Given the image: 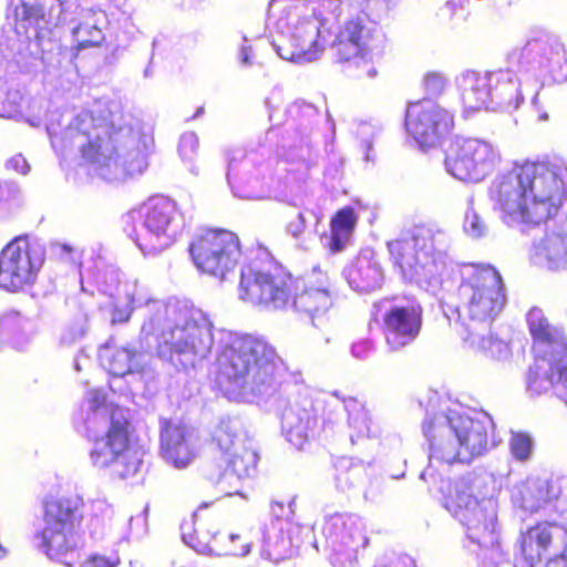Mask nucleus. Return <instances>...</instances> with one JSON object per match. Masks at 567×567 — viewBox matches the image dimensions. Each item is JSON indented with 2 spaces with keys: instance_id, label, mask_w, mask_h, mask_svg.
Masks as SVG:
<instances>
[{
  "instance_id": "f257e3e1",
  "label": "nucleus",
  "mask_w": 567,
  "mask_h": 567,
  "mask_svg": "<svg viewBox=\"0 0 567 567\" xmlns=\"http://www.w3.org/2000/svg\"><path fill=\"white\" fill-rule=\"evenodd\" d=\"M488 198L507 225L538 227L558 216L567 185L555 166L525 159L494 178Z\"/></svg>"
},
{
  "instance_id": "f03ea898",
  "label": "nucleus",
  "mask_w": 567,
  "mask_h": 567,
  "mask_svg": "<svg viewBox=\"0 0 567 567\" xmlns=\"http://www.w3.org/2000/svg\"><path fill=\"white\" fill-rule=\"evenodd\" d=\"M238 297L264 309L292 310L313 323L333 307L331 284L326 274L295 275L275 260L245 266L240 271Z\"/></svg>"
},
{
  "instance_id": "7ed1b4c3",
  "label": "nucleus",
  "mask_w": 567,
  "mask_h": 567,
  "mask_svg": "<svg viewBox=\"0 0 567 567\" xmlns=\"http://www.w3.org/2000/svg\"><path fill=\"white\" fill-rule=\"evenodd\" d=\"M492 427L487 416L456 414L451 417H427L422 431L427 441L429 457L452 464L470 462L484 453L488 449Z\"/></svg>"
},
{
  "instance_id": "20e7f679",
  "label": "nucleus",
  "mask_w": 567,
  "mask_h": 567,
  "mask_svg": "<svg viewBox=\"0 0 567 567\" xmlns=\"http://www.w3.org/2000/svg\"><path fill=\"white\" fill-rule=\"evenodd\" d=\"M307 8L297 0H271L268 23L280 35L275 42L278 54L288 61H312L326 48V21L306 14Z\"/></svg>"
},
{
  "instance_id": "39448f33",
  "label": "nucleus",
  "mask_w": 567,
  "mask_h": 567,
  "mask_svg": "<svg viewBox=\"0 0 567 567\" xmlns=\"http://www.w3.org/2000/svg\"><path fill=\"white\" fill-rule=\"evenodd\" d=\"M326 47L340 64H347L350 73L359 79H374L378 71L370 56L378 42L380 29L367 14H357L332 27L326 22Z\"/></svg>"
},
{
  "instance_id": "423d86ee",
  "label": "nucleus",
  "mask_w": 567,
  "mask_h": 567,
  "mask_svg": "<svg viewBox=\"0 0 567 567\" xmlns=\"http://www.w3.org/2000/svg\"><path fill=\"white\" fill-rule=\"evenodd\" d=\"M219 373L229 380L252 373L256 383H265L281 363L276 348L265 338L229 332L219 340L217 355Z\"/></svg>"
},
{
  "instance_id": "0eeeda50",
  "label": "nucleus",
  "mask_w": 567,
  "mask_h": 567,
  "mask_svg": "<svg viewBox=\"0 0 567 567\" xmlns=\"http://www.w3.org/2000/svg\"><path fill=\"white\" fill-rule=\"evenodd\" d=\"M455 297L458 319L478 323H492L506 305L503 278L491 266H473L463 271Z\"/></svg>"
},
{
  "instance_id": "6e6552de",
  "label": "nucleus",
  "mask_w": 567,
  "mask_h": 567,
  "mask_svg": "<svg viewBox=\"0 0 567 567\" xmlns=\"http://www.w3.org/2000/svg\"><path fill=\"white\" fill-rule=\"evenodd\" d=\"M78 497H50L44 502V527L39 533L45 555L71 567L79 557L83 515Z\"/></svg>"
},
{
  "instance_id": "1a4fd4ad",
  "label": "nucleus",
  "mask_w": 567,
  "mask_h": 567,
  "mask_svg": "<svg viewBox=\"0 0 567 567\" xmlns=\"http://www.w3.org/2000/svg\"><path fill=\"white\" fill-rule=\"evenodd\" d=\"M444 507L466 527L468 537L487 549H499L496 535V506L489 497H478L467 478L447 485L443 495Z\"/></svg>"
},
{
  "instance_id": "9d476101",
  "label": "nucleus",
  "mask_w": 567,
  "mask_h": 567,
  "mask_svg": "<svg viewBox=\"0 0 567 567\" xmlns=\"http://www.w3.org/2000/svg\"><path fill=\"white\" fill-rule=\"evenodd\" d=\"M131 427L127 417L112 412L105 433L87 437L92 444L89 456L94 467L109 471L120 480L132 478L138 473L142 460L131 447Z\"/></svg>"
},
{
  "instance_id": "9b49d317",
  "label": "nucleus",
  "mask_w": 567,
  "mask_h": 567,
  "mask_svg": "<svg viewBox=\"0 0 567 567\" xmlns=\"http://www.w3.org/2000/svg\"><path fill=\"white\" fill-rule=\"evenodd\" d=\"M501 155L493 144L475 137L456 138L449 145L444 164L456 179L478 183L499 164Z\"/></svg>"
},
{
  "instance_id": "f8f14e48",
  "label": "nucleus",
  "mask_w": 567,
  "mask_h": 567,
  "mask_svg": "<svg viewBox=\"0 0 567 567\" xmlns=\"http://www.w3.org/2000/svg\"><path fill=\"white\" fill-rule=\"evenodd\" d=\"M405 130L423 151L435 148L451 135L455 126V114L431 99L408 104Z\"/></svg>"
},
{
  "instance_id": "ddd939ff",
  "label": "nucleus",
  "mask_w": 567,
  "mask_h": 567,
  "mask_svg": "<svg viewBox=\"0 0 567 567\" xmlns=\"http://www.w3.org/2000/svg\"><path fill=\"white\" fill-rule=\"evenodd\" d=\"M41 262L25 236H17L0 251V289L19 293L31 288Z\"/></svg>"
},
{
  "instance_id": "4468645a",
  "label": "nucleus",
  "mask_w": 567,
  "mask_h": 567,
  "mask_svg": "<svg viewBox=\"0 0 567 567\" xmlns=\"http://www.w3.org/2000/svg\"><path fill=\"white\" fill-rule=\"evenodd\" d=\"M322 532L328 558L333 567H352L359 551L369 543L358 522L348 515H331L326 519Z\"/></svg>"
},
{
  "instance_id": "2eb2a0df",
  "label": "nucleus",
  "mask_w": 567,
  "mask_h": 567,
  "mask_svg": "<svg viewBox=\"0 0 567 567\" xmlns=\"http://www.w3.org/2000/svg\"><path fill=\"white\" fill-rule=\"evenodd\" d=\"M423 327V308L415 299L392 305L382 316L381 330L390 352H400L419 338Z\"/></svg>"
},
{
  "instance_id": "dca6fc26",
  "label": "nucleus",
  "mask_w": 567,
  "mask_h": 567,
  "mask_svg": "<svg viewBox=\"0 0 567 567\" xmlns=\"http://www.w3.org/2000/svg\"><path fill=\"white\" fill-rule=\"evenodd\" d=\"M215 440L220 450L225 472H230L238 478L250 477L257 472L258 453L249 440L241 437L236 423L221 421Z\"/></svg>"
},
{
  "instance_id": "f3484780",
  "label": "nucleus",
  "mask_w": 567,
  "mask_h": 567,
  "mask_svg": "<svg viewBox=\"0 0 567 567\" xmlns=\"http://www.w3.org/2000/svg\"><path fill=\"white\" fill-rule=\"evenodd\" d=\"M567 539V527L549 520H539L522 532L517 538L516 567H534L557 545Z\"/></svg>"
},
{
  "instance_id": "a211bd4d",
  "label": "nucleus",
  "mask_w": 567,
  "mask_h": 567,
  "mask_svg": "<svg viewBox=\"0 0 567 567\" xmlns=\"http://www.w3.org/2000/svg\"><path fill=\"white\" fill-rule=\"evenodd\" d=\"M176 214V205L166 197H155L145 205L144 226L147 234H135L133 240L144 252H154L158 248L152 243V238L164 236Z\"/></svg>"
},
{
  "instance_id": "6ab92c4d",
  "label": "nucleus",
  "mask_w": 567,
  "mask_h": 567,
  "mask_svg": "<svg viewBox=\"0 0 567 567\" xmlns=\"http://www.w3.org/2000/svg\"><path fill=\"white\" fill-rule=\"evenodd\" d=\"M163 457L176 467H185L194 457L186 426L181 422L164 420L161 429Z\"/></svg>"
},
{
  "instance_id": "aec40b11",
  "label": "nucleus",
  "mask_w": 567,
  "mask_h": 567,
  "mask_svg": "<svg viewBox=\"0 0 567 567\" xmlns=\"http://www.w3.org/2000/svg\"><path fill=\"white\" fill-rule=\"evenodd\" d=\"M346 274L349 284L361 291L374 289L384 277L383 269L371 249L361 250L347 267Z\"/></svg>"
},
{
  "instance_id": "412c9836",
  "label": "nucleus",
  "mask_w": 567,
  "mask_h": 567,
  "mask_svg": "<svg viewBox=\"0 0 567 567\" xmlns=\"http://www.w3.org/2000/svg\"><path fill=\"white\" fill-rule=\"evenodd\" d=\"M241 255V245L235 233L215 229V277L226 279L237 268Z\"/></svg>"
},
{
  "instance_id": "4be33fe9",
  "label": "nucleus",
  "mask_w": 567,
  "mask_h": 567,
  "mask_svg": "<svg viewBox=\"0 0 567 567\" xmlns=\"http://www.w3.org/2000/svg\"><path fill=\"white\" fill-rule=\"evenodd\" d=\"M458 87L464 106L472 111L481 110L492 97L491 75L487 71H465L461 75Z\"/></svg>"
},
{
  "instance_id": "5701e85b",
  "label": "nucleus",
  "mask_w": 567,
  "mask_h": 567,
  "mask_svg": "<svg viewBox=\"0 0 567 567\" xmlns=\"http://www.w3.org/2000/svg\"><path fill=\"white\" fill-rule=\"evenodd\" d=\"M358 215L353 207L347 206L337 210L330 219V240L328 248L331 252L342 251L357 226Z\"/></svg>"
},
{
  "instance_id": "b1692460",
  "label": "nucleus",
  "mask_w": 567,
  "mask_h": 567,
  "mask_svg": "<svg viewBox=\"0 0 567 567\" xmlns=\"http://www.w3.org/2000/svg\"><path fill=\"white\" fill-rule=\"evenodd\" d=\"M529 333L535 343L566 348V337L561 328L549 322L538 309H532L527 316Z\"/></svg>"
},
{
  "instance_id": "393cba45",
  "label": "nucleus",
  "mask_w": 567,
  "mask_h": 567,
  "mask_svg": "<svg viewBox=\"0 0 567 567\" xmlns=\"http://www.w3.org/2000/svg\"><path fill=\"white\" fill-rule=\"evenodd\" d=\"M137 352L125 347L105 346L100 353L103 368L115 378L133 373L137 367Z\"/></svg>"
},
{
  "instance_id": "a878e982",
  "label": "nucleus",
  "mask_w": 567,
  "mask_h": 567,
  "mask_svg": "<svg viewBox=\"0 0 567 567\" xmlns=\"http://www.w3.org/2000/svg\"><path fill=\"white\" fill-rule=\"evenodd\" d=\"M534 48H537L540 54L547 59L565 54L566 49L558 37L550 33H542L538 37L532 38L527 41L526 45L522 49L514 50L508 54V60L513 64L515 63L517 70L527 63L525 61V51L532 52Z\"/></svg>"
},
{
  "instance_id": "bb28decb",
  "label": "nucleus",
  "mask_w": 567,
  "mask_h": 567,
  "mask_svg": "<svg viewBox=\"0 0 567 567\" xmlns=\"http://www.w3.org/2000/svg\"><path fill=\"white\" fill-rule=\"evenodd\" d=\"M52 9V0H21L13 12L16 30L19 32V28H22L27 33L29 27L39 25L45 21Z\"/></svg>"
},
{
  "instance_id": "cd10ccee",
  "label": "nucleus",
  "mask_w": 567,
  "mask_h": 567,
  "mask_svg": "<svg viewBox=\"0 0 567 567\" xmlns=\"http://www.w3.org/2000/svg\"><path fill=\"white\" fill-rule=\"evenodd\" d=\"M194 343L189 340V334L184 328L175 327L167 332H163L162 341L157 346V353L161 358L173 361L176 357L193 353Z\"/></svg>"
},
{
  "instance_id": "c85d7f7f",
  "label": "nucleus",
  "mask_w": 567,
  "mask_h": 567,
  "mask_svg": "<svg viewBox=\"0 0 567 567\" xmlns=\"http://www.w3.org/2000/svg\"><path fill=\"white\" fill-rule=\"evenodd\" d=\"M528 390L536 395L546 393L549 389L557 388L556 377L553 373V361L544 357L536 359L527 372Z\"/></svg>"
},
{
  "instance_id": "c756f323",
  "label": "nucleus",
  "mask_w": 567,
  "mask_h": 567,
  "mask_svg": "<svg viewBox=\"0 0 567 567\" xmlns=\"http://www.w3.org/2000/svg\"><path fill=\"white\" fill-rule=\"evenodd\" d=\"M549 491L546 482L540 480H526L517 487V499L520 506L530 512L538 511L549 501Z\"/></svg>"
},
{
  "instance_id": "7c9ffc66",
  "label": "nucleus",
  "mask_w": 567,
  "mask_h": 567,
  "mask_svg": "<svg viewBox=\"0 0 567 567\" xmlns=\"http://www.w3.org/2000/svg\"><path fill=\"white\" fill-rule=\"evenodd\" d=\"M209 504L203 503L193 515V522L192 524H183V532L182 537L184 542L193 547L196 551L208 554L210 553V545H209V532H208V523L204 525V528L202 532L198 530L197 525L202 527L200 524V512L208 509Z\"/></svg>"
},
{
  "instance_id": "2f4dec72",
  "label": "nucleus",
  "mask_w": 567,
  "mask_h": 567,
  "mask_svg": "<svg viewBox=\"0 0 567 567\" xmlns=\"http://www.w3.org/2000/svg\"><path fill=\"white\" fill-rule=\"evenodd\" d=\"M116 154L115 146H104L101 136L87 137L80 146V157L83 165H106L107 161Z\"/></svg>"
},
{
  "instance_id": "473e14b6",
  "label": "nucleus",
  "mask_w": 567,
  "mask_h": 567,
  "mask_svg": "<svg viewBox=\"0 0 567 567\" xmlns=\"http://www.w3.org/2000/svg\"><path fill=\"white\" fill-rule=\"evenodd\" d=\"M460 337L471 350L487 357H494L495 352H499L502 347V341L493 333L478 336L470 332L466 327L460 332Z\"/></svg>"
},
{
  "instance_id": "72a5a7b5",
  "label": "nucleus",
  "mask_w": 567,
  "mask_h": 567,
  "mask_svg": "<svg viewBox=\"0 0 567 567\" xmlns=\"http://www.w3.org/2000/svg\"><path fill=\"white\" fill-rule=\"evenodd\" d=\"M192 259L203 274L213 272V241L208 236L197 237L189 246Z\"/></svg>"
},
{
  "instance_id": "f704fd0d",
  "label": "nucleus",
  "mask_w": 567,
  "mask_h": 567,
  "mask_svg": "<svg viewBox=\"0 0 567 567\" xmlns=\"http://www.w3.org/2000/svg\"><path fill=\"white\" fill-rule=\"evenodd\" d=\"M492 95L495 94L497 97H512L517 93L519 87V81L515 75L514 70H496L489 72Z\"/></svg>"
},
{
  "instance_id": "c9c22d12",
  "label": "nucleus",
  "mask_w": 567,
  "mask_h": 567,
  "mask_svg": "<svg viewBox=\"0 0 567 567\" xmlns=\"http://www.w3.org/2000/svg\"><path fill=\"white\" fill-rule=\"evenodd\" d=\"M219 536L220 551L224 556H244L249 553V544L240 534H221Z\"/></svg>"
},
{
  "instance_id": "e433bc0d",
  "label": "nucleus",
  "mask_w": 567,
  "mask_h": 567,
  "mask_svg": "<svg viewBox=\"0 0 567 567\" xmlns=\"http://www.w3.org/2000/svg\"><path fill=\"white\" fill-rule=\"evenodd\" d=\"M389 250L394 264L402 270L414 266L416 258L408 240L398 239L390 243Z\"/></svg>"
},
{
  "instance_id": "4c0bfd02",
  "label": "nucleus",
  "mask_w": 567,
  "mask_h": 567,
  "mask_svg": "<svg viewBox=\"0 0 567 567\" xmlns=\"http://www.w3.org/2000/svg\"><path fill=\"white\" fill-rule=\"evenodd\" d=\"M509 450L515 460L525 462L532 454L533 440L527 433L516 432L511 437Z\"/></svg>"
},
{
  "instance_id": "58836bf2",
  "label": "nucleus",
  "mask_w": 567,
  "mask_h": 567,
  "mask_svg": "<svg viewBox=\"0 0 567 567\" xmlns=\"http://www.w3.org/2000/svg\"><path fill=\"white\" fill-rule=\"evenodd\" d=\"M422 85L426 93L437 95L444 91L445 78L440 72H427L422 79Z\"/></svg>"
},
{
  "instance_id": "ea45409f",
  "label": "nucleus",
  "mask_w": 567,
  "mask_h": 567,
  "mask_svg": "<svg viewBox=\"0 0 567 567\" xmlns=\"http://www.w3.org/2000/svg\"><path fill=\"white\" fill-rule=\"evenodd\" d=\"M553 373H555L557 389H559L558 394H563L564 391H567V360L553 361Z\"/></svg>"
},
{
  "instance_id": "a19ab883",
  "label": "nucleus",
  "mask_w": 567,
  "mask_h": 567,
  "mask_svg": "<svg viewBox=\"0 0 567 567\" xmlns=\"http://www.w3.org/2000/svg\"><path fill=\"white\" fill-rule=\"evenodd\" d=\"M92 38L91 39H87V40H81L76 43V45L74 47V50H75V56L78 55V53L83 50V49H87V48H94V47H99L101 44V42L103 41L104 37L102 34V31L101 29L96 28V27H93L91 28V31H90Z\"/></svg>"
},
{
  "instance_id": "79ce46f5",
  "label": "nucleus",
  "mask_w": 567,
  "mask_h": 567,
  "mask_svg": "<svg viewBox=\"0 0 567 567\" xmlns=\"http://www.w3.org/2000/svg\"><path fill=\"white\" fill-rule=\"evenodd\" d=\"M306 228V219L302 213H298L287 224V231L291 234L295 238L300 237L305 233Z\"/></svg>"
},
{
  "instance_id": "37998d69",
  "label": "nucleus",
  "mask_w": 567,
  "mask_h": 567,
  "mask_svg": "<svg viewBox=\"0 0 567 567\" xmlns=\"http://www.w3.org/2000/svg\"><path fill=\"white\" fill-rule=\"evenodd\" d=\"M306 427L299 429V426L296 427H289L286 430L287 439L288 441L298 446L301 447L303 443L307 441L308 435L305 431Z\"/></svg>"
},
{
  "instance_id": "c03bdc74",
  "label": "nucleus",
  "mask_w": 567,
  "mask_h": 567,
  "mask_svg": "<svg viewBox=\"0 0 567 567\" xmlns=\"http://www.w3.org/2000/svg\"><path fill=\"white\" fill-rule=\"evenodd\" d=\"M296 547L289 542L288 546L280 547L279 543L274 544L272 554L275 555V559L282 560L290 558L295 555Z\"/></svg>"
},
{
  "instance_id": "a18cd8bd",
  "label": "nucleus",
  "mask_w": 567,
  "mask_h": 567,
  "mask_svg": "<svg viewBox=\"0 0 567 567\" xmlns=\"http://www.w3.org/2000/svg\"><path fill=\"white\" fill-rule=\"evenodd\" d=\"M117 561H112L111 559L99 556V555H92L87 559L86 567H116Z\"/></svg>"
},
{
  "instance_id": "49530a36",
  "label": "nucleus",
  "mask_w": 567,
  "mask_h": 567,
  "mask_svg": "<svg viewBox=\"0 0 567 567\" xmlns=\"http://www.w3.org/2000/svg\"><path fill=\"white\" fill-rule=\"evenodd\" d=\"M239 59L244 65H251L256 62V54L251 45L244 44L239 50Z\"/></svg>"
},
{
  "instance_id": "de8ad7c7",
  "label": "nucleus",
  "mask_w": 567,
  "mask_h": 567,
  "mask_svg": "<svg viewBox=\"0 0 567 567\" xmlns=\"http://www.w3.org/2000/svg\"><path fill=\"white\" fill-rule=\"evenodd\" d=\"M89 403L92 411H97L101 406L105 404V396L100 392L94 391L90 394Z\"/></svg>"
},
{
  "instance_id": "09e8293b",
  "label": "nucleus",
  "mask_w": 567,
  "mask_h": 567,
  "mask_svg": "<svg viewBox=\"0 0 567 567\" xmlns=\"http://www.w3.org/2000/svg\"><path fill=\"white\" fill-rule=\"evenodd\" d=\"M131 312L127 309L114 308L112 312V323H123L130 319Z\"/></svg>"
},
{
  "instance_id": "8fccbe9b",
  "label": "nucleus",
  "mask_w": 567,
  "mask_h": 567,
  "mask_svg": "<svg viewBox=\"0 0 567 567\" xmlns=\"http://www.w3.org/2000/svg\"><path fill=\"white\" fill-rule=\"evenodd\" d=\"M59 257L68 256L71 257L73 254V248L69 245H60L58 248Z\"/></svg>"
},
{
  "instance_id": "3c124183",
  "label": "nucleus",
  "mask_w": 567,
  "mask_h": 567,
  "mask_svg": "<svg viewBox=\"0 0 567 567\" xmlns=\"http://www.w3.org/2000/svg\"><path fill=\"white\" fill-rule=\"evenodd\" d=\"M192 144V141H188V140H183L181 143H179V146H178V152L182 156H185L186 155V148L187 146H190Z\"/></svg>"
},
{
  "instance_id": "603ef678",
  "label": "nucleus",
  "mask_w": 567,
  "mask_h": 567,
  "mask_svg": "<svg viewBox=\"0 0 567 567\" xmlns=\"http://www.w3.org/2000/svg\"><path fill=\"white\" fill-rule=\"evenodd\" d=\"M9 555V548L0 542V560L4 559Z\"/></svg>"
},
{
  "instance_id": "864d4df0",
  "label": "nucleus",
  "mask_w": 567,
  "mask_h": 567,
  "mask_svg": "<svg viewBox=\"0 0 567 567\" xmlns=\"http://www.w3.org/2000/svg\"><path fill=\"white\" fill-rule=\"evenodd\" d=\"M13 162H14V163L21 162V163H22V165H23V167H28V165H27V163H25L24 158H23V157H21V156H17V157H14V158H13Z\"/></svg>"
},
{
  "instance_id": "5fc2aeb1",
  "label": "nucleus",
  "mask_w": 567,
  "mask_h": 567,
  "mask_svg": "<svg viewBox=\"0 0 567 567\" xmlns=\"http://www.w3.org/2000/svg\"><path fill=\"white\" fill-rule=\"evenodd\" d=\"M539 118H540V120H547V118H548V116H547V114H542V115H539Z\"/></svg>"
},
{
  "instance_id": "6e6d98bb",
  "label": "nucleus",
  "mask_w": 567,
  "mask_h": 567,
  "mask_svg": "<svg viewBox=\"0 0 567 567\" xmlns=\"http://www.w3.org/2000/svg\"><path fill=\"white\" fill-rule=\"evenodd\" d=\"M148 140H150L151 144H153V143H154V140H153V137H152V136H150V137H148Z\"/></svg>"
},
{
  "instance_id": "4d7b16f0",
  "label": "nucleus",
  "mask_w": 567,
  "mask_h": 567,
  "mask_svg": "<svg viewBox=\"0 0 567 567\" xmlns=\"http://www.w3.org/2000/svg\"><path fill=\"white\" fill-rule=\"evenodd\" d=\"M84 319L87 320L89 319V315L85 312L84 313Z\"/></svg>"
},
{
  "instance_id": "13d9d810",
  "label": "nucleus",
  "mask_w": 567,
  "mask_h": 567,
  "mask_svg": "<svg viewBox=\"0 0 567 567\" xmlns=\"http://www.w3.org/2000/svg\"><path fill=\"white\" fill-rule=\"evenodd\" d=\"M285 540H286V538L282 536V537H281V544H282V545H284Z\"/></svg>"
}]
</instances>
